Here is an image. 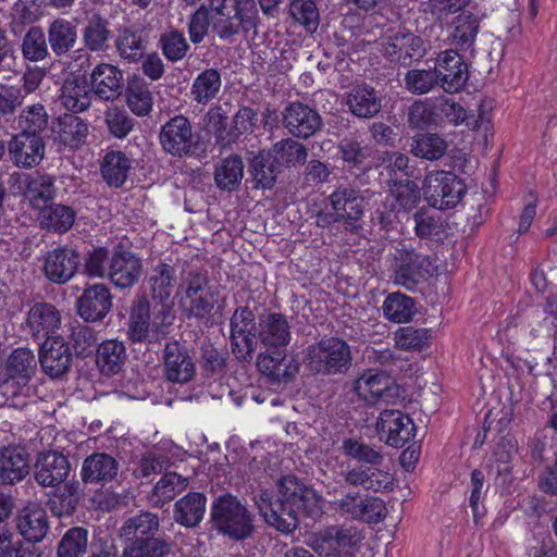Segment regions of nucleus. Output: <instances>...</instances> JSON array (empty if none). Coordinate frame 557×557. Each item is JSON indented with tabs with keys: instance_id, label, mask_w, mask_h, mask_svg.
Masks as SVG:
<instances>
[{
	"instance_id": "obj_1",
	"label": "nucleus",
	"mask_w": 557,
	"mask_h": 557,
	"mask_svg": "<svg viewBox=\"0 0 557 557\" xmlns=\"http://www.w3.org/2000/svg\"><path fill=\"white\" fill-rule=\"evenodd\" d=\"M255 503L265 521L283 533L293 532L300 517H313L320 509L313 492L295 475H285L277 482V493L260 490Z\"/></svg>"
},
{
	"instance_id": "obj_2",
	"label": "nucleus",
	"mask_w": 557,
	"mask_h": 557,
	"mask_svg": "<svg viewBox=\"0 0 557 557\" xmlns=\"http://www.w3.org/2000/svg\"><path fill=\"white\" fill-rule=\"evenodd\" d=\"M213 33L222 40L232 41L235 36L248 37L256 33L259 23L255 2L242 0H211Z\"/></svg>"
},
{
	"instance_id": "obj_3",
	"label": "nucleus",
	"mask_w": 557,
	"mask_h": 557,
	"mask_svg": "<svg viewBox=\"0 0 557 557\" xmlns=\"http://www.w3.org/2000/svg\"><path fill=\"white\" fill-rule=\"evenodd\" d=\"M159 143L165 153L180 159H199L207 150L200 133L194 129L191 121L183 114H176L161 125Z\"/></svg>"
},
{
	"instance_id": "obj_4",
	"label": "nucleus",
	"mask_w": 557,
	"mask_h": 557,
	"mask_svg": "<svg viewBox=\"0 0 557 557\" xmlns=\"http://www.w3.org/2000/svg\"><path fill=\"white\" fill-rule=\"evenodd\" d=\"M315 214L317 225L327 227L338 222H344L349 231H357L363 215L364 199L359 189L350 185L337 186L326 198V208Z\"/></svg>"
},
{
	"instance_id": "obj_5",
	"label": "nucleus",
	"mask_w": 557,
	"mask_h": 557,
	"mask_svg": "<svg viewBox=\"0 0 557 557\" xmlns=\"http://www.w3.org/2000/svg\"><path fill=\"white\" fill-rule=\"evenodd\" d=\"M170 319L171 315L165 307L154 308L151 311L149 300L143 297L132 308L127 331L128 339L134 344L159 343L168 334V329L171 325Z\"/></svg>"
},
{
	"instance_id": "obj_6",
	"label": "nucleus",
	"mask_w": 557,
	"mask_h": 557,
	"mask_svg": "<svg viewBox=\"0 0 557 557\" xmlns=\"http://www.w3.org/2000/svg\"><path fill=\"white\" fill-rule=\"evenodd\" d=\"M307 364L318 374H345L351 366L349 345L342 338L330 336L307 348Z\"/></svg>"
},
{
	"instance_id": "obj_7",
	"label": "nucleus",
	"mask_w": 557,
	"mask_h": 557,
	"mask_svg": "<svg viewBox=\"0 0 557 557\" xmlns=\"http://www.w3.org/2000/svg\"><path fill=\"white\" fill-rule=\"evenodd\" d=\"M219 292L208 277L200 273H188L182 284L180 304L187 318L203 320L211 315L218 304Z\"/></svg>"
},
{
	"instance_id": "obj_8",
	"label": "nucleus",
	"mask_w": 557,
	"mask_h": 557,
	"mask_svg": "<svg viewBox=\"0 0 557 557\" xmlns=\"http://www.w3.org/2000/svg\"><path fill=\"white\" fill-rule=\"evenodd\" d=\"M211 517L219 531L231 539L243 540L253 531L250 512L232 495L218 499L211 509Z\"/></svg>"
},
{
	"instance_id": "obj_9",
	"label": "nucleus",
	"mask_w": 557,
	"mask_h": 557,
	"mask_svg": "<svg viewBox=\"0 0 557 557\" xmlns=\"http://www.w3.org/2000/svg\"><path fill=\"white\" fill-rule=\"evenodd\" d=\"M425 197L433 208L455 209L467 193L465 181L450 171L431 172L425 178Z\"/></svg>"
},
{
	"instance_id": "obj_10",
	"label": "nucleus",
	"mask_w": 557,
	"mask_h": 557,
	"mask_svg": "<svg viewBox=\"0 0 557 557\" xmlns=\"http://www.w3.org/2000/svg\"><path fill=\"white\" fill-rule=\"evenodd\" d=\"M232 352L238 360L249 361L258 345V322L248 306L237 307L230 319Z\"/></svg>"
},
{
	"instance_id": "obj_11",
	"label": "nucleus",
	"mask_w": 557,
	"mask_h": 557,
	"mask_svg": "<svg viewBox=\"0 0 557 557\" xmlns=\"http://www.w3.org/2000/svg\"><path fill=\"white\" fill-rule=\"evenodd\" d=\"M430 49V42L409 30H399L391 35L383 44L384 58L396 65L409 67L423 60Z\"/></svg>"
},
{
	"instance_id": "obj_12",
	"label": "nucleus",
	"mask_w": 557,
	"mask_h": 557,
	"mask_svg": "<svg viewBox=\"0 0 557 557\" xmlns=\"http://www.w3.org/2000/svg\"><path fill=\"white\" fill-rule=\"evenodd\" d=\"M354 392L370 405L396 404L400 399V387L383 371L369 369L354 382Z\"/></svg>"
},
{
	"instance_id": "obj_13",
	"label": "nucleus",
	"mask_w": 557,
	"mask_h": 557,
	"mask_svg": "<svg viewBox=\"0 0 557 557\" xmlns=\"http://www.w3.org/2000/svg\"><path fill=\"white\" fill-rule=\"evenodd\" d=\"M143 275V260L123 243H117L111 250L108 280L120 289L135 286Z\"/></svg>"
},
{
	"instance_id": "obj_14",
	"label": "nucleus",
	"mask_w": 557,
	"mask_h": 557,
	"mask_svg": "<svg viewBox=\"0 0 557 557\" xmlns=\"http://www.w3.org/2000/svg\"><path fill=\"white\" fill-rule=\"evenodd\" d=\"M435 270L436 267L430 256L404 248L396 258L395 278L408 290H414L420 283L428 281Z\"/></svg>"
},
{
	"instance_id": "obj_15",
	"label": "nucleus",
	"mask_w": 557,
	"mask_h": 557,
	"mask_svg": "<svg viewBox=\"0 0 557 557\" xmlns=\"http://www.w3.org/2000/svg\"><path fill=\"white\" fill-rule=\"evenodd\" d=\"M376 431L381 441L394 448L409 444L417 434L412 418L400 410L384 409L376 421Z\"/></svg>"
},
{
	"instance_id": "obj_16",
	"label": "nucleus",
	"mask_w": 557,
	"mask_h": 557,
	"mask_svg": "<svg viewBox=\"0 0 557 557\" xmlns=\"http://www.w3.org/2000/svg\"><path fill=\"white\" fill-rule=\"evenodd\" d=\"M438 87L447 94L460 92L469 79V65L457 50L441 51L434 62Z\"/></svg>"
},
{
	"instance_id": "obj_17",
	"label": "nucleus",
	"mask_w": 557,
	"mask_h": 557,
	"mask_svg": "<svg viewBox=\"0 0 557 557\" xmlns=\"http://www.w3.org/2000/svg\"><path fill=\"white\" fill-rule=\"evenodd\" d=\"M79 263L81 256L76 249L58 246L46 253L42 271L49 282L63 285L75 276Z\"/></svg>"
},
{
	"instance_id": "obj_18",
	"label": "nucleus",
	"mask_w": 557,
	"mask_h": 557,
	"mask_svg": "<svg viewBox=\"0 0 557 557\" xmlns=\"http://www.w3.org/2000/svg\"><path fill=\"white\" fill-rule=\"evenodd\" d=\"M146 292L156 302L154 308L165 307L171 315V298L177 284L176 270L173 265L159 261L150 269L146 281Z\"/></svg>"
},
{
	"instance_id": "obj_19",
	"label": "nucleus",
	"mask_w": 557,
	"mask_h": 557,
	"mask_svg": "<svg viewBox=\"0 0 557 557\" xmlns=\"http://www.w3.org/2000/svg\"><path fill=\"white\" fill-rule=\"evenodd\" d=\"M283 125L294 137L307 139L321 129L323 122L315 109L294 101L283 112Z\"/></svg>"
},
{
	"instance_id": "obj_20",
	"label": "nucleus",
	"mask_w": 557,
	"mask_h": 557,
	"mask_svg": "<svg viewBox=\"0 0 557 557\" xmlns=\"http://www.w3.org/2000/svg\"><path fill=\"white\" fill-rule=\"evenodd\" d=\"M135 159L127 151L108 146L100 160V175L111 188H122L135 169Z\"/></svg>"
},
{
	"instance_id": "obj_21",
	"label": "nucleus",
	"mask_w": 557,
	"mask_h": 557,
	"mask_svg": "<svg viewBox=\"0 0 557 557\" xmlns=\"http://www.w3.org/2000/svg\"><path fill=\"white\" fill-rule=\"evenodd\" d=\"M26 325L34 341L41 343L58 336L61 312L50 302H35L27 312Z\"/></svg>"
},
{
	"instance_id": "obj_22",
	"label": "nucleus",
	"mask_w": 557,
	"mask_h": 557,
	"mask_svg": "<svg viewBox=\"0 0 557 557\" xmlns=\"http://www.w3.org/2000/svg\"><path fill=\"white\" fill-rule=\"evenodd\" d=\"M75 307L85 322L102 321L112 307L111 292L103 283L89 285L77 298Z\"/></svg>"
},
{
	"instance_id": "obj_23",
	"label": "nucleus",
	"mask_w": 557,
	"mask_h": 557,
	"mask_svg": "<svg viewBox=\"0 0 557 557\" xmlns=\"http://www.w3.org/2000/svg\"><path fill=\"white\" fill-rule=\"evenodd\" d=\"M163 373L172 383H187L195 376L196 368L188 349L177 341L168 342L163 349Z\"/></svg>"
},
{
	"instance_id": "obj_24",
	"label": "nucleus",
	"mask_w": 557,
	"mask_h": 557,
	"mask_svg": "<svg viewBox=\"0 0 557 557\" xmlns=\"http://www.w3.org/2000/svg\"><path fill=\"white\" fill-rule=\"evenodd\" d=\"M8 151L11 161L21 169H33L37 166L46 153L44 137L30 136L25 133H16L8 144Z\"/></svg>"
},
{
	"instance_id": "obj_25",
	"label": "nucleus",
	"mask_w": 557,
	"mask_h": 557,
	"mask_svg": "<svg viewBox=\"0 0 557 557\" xmlns=\"http://www.w3.org/2000/svg\"><path fill=\"white\" fill-rule=\"evenodd\" d=\"M258 341L267 348H286L292 341L289 322L281 312L268 311L258 317Z\"/></svg>"
},
{
	"instance_id": "obj_26",
	"label": "nucleus",
	"mask_w": 557,
	"mask_h": 557,
	"mask_svg": "<svg viewBox=\"0 0 557 557\" xmlns=\"http://www.w3.org/2000/svg\"><path fill=\"white\" fill-rule=\"evenodd\" d=\"M39 344L40 364L48 375L59 377L70 370L73 354L62 336L58 335Z\"/></svg>"
},
{
	"instance_id": "obj_27",
	"label": "nucleus",
	"mask_w": 557,
	"mask_h": 557,
	"mask_svg": "<svg viewBox=\"0 0 557 557\" xmlns=\"http://www.w3.org/2000/svg\"><path fill=\"white\" fill-rule=\"evenodd\" d=\"M35 468L37 483L41 486L53 487L66 480L71 465L62 453L49 450L38 455Z\"/></svg>"
},
{
	"instance_id": "obj_28",
	"label": "nucleus",
	"mask_w": 557,
	"mask_h": 557,
	"mask_svg": "<svg viewBox=\"0 0 557 557\" xmlns=\"http://www.w3.org/2000/svg\"><path fill=\"white\" fill-rule=\"evenodd\" d=\"M89 86L101 100L113 101L122 94L123 73L117 66L101 62L92 69Z\"/></svg>"
},
{
	"instance_id": "obj_29",
	"label": "nucleus",
	"mask_w": 557,
	"mask_h": 557,
	"mask_svg": "<svg viewBox=\"0 0 557 557\" xmlns=\"http://www.w3.org/2000/svg\"><path fill=\"white\" fill-rule=\"evenodd\" d=\"M29 472V455L25 448L9 445L0 448V485H14Z\"/></svg>"
},
{
	"instance_id": "obj_30",
	"label": "nucleus",
	"mask_w": 557,
	"mask_h": 557,
	"mask_svg": "<svg viewBox=\"0 0 557 557\" xmlns=\"http://www.w3.org/2000/svg\"><path fill=\"white\" fill-rule=\"evenodd\" d=\"M52 132L55 143L75 150L85 144L89 129L86 120L73 113H64L57 117Z\"/></svg>"
},
{
	"instance_id": "obj_31",
	"label": "nucleus",
	"mask_w": 557,
	"mask_h": 557,
	"mask_svg": "<svg viewBox=\"0 0 557 557\" xmlns=\"http://www.w3.org/2000/svg\"><path fill=\"white\" fill-rule=\"evenodd\" d=\"M343 169L355 177L364 175L372 169V149L354 138H344L338 145Z\"/></svg>"
},
{
	"instance_id": "obj_32",
	"label": "nucleus",
	"mask_w": 557,
	"mask_h": 557,
	"mask_svg": "<svg viewBox=\"0 0 557 557\" xmlns=\"http://www.w3.org/2000/svg\"><path fill=\"white\" fill-rule=\"evenodd\" d=\"M16 528L27 542L39 543L50 529L48 513L38 505H28L18 512Z\"/></svg>"
},
{
	"instance_id": "obj_33",
	"label": "nucleus",
	"mask_w": 557,
	"mask_h": 557,
	"mask_svg": "<svg viewBox=\"0 0 557 557\" xmlns=\"http://www.w3.org/2000/svg\"><path fill=\"white\" fill-rule=\"evenodd\" d=\"M91 99L92 90L84 76L66 78L60 89V104L73 114L86 111Z\"/></svg>"
},
{
	"instance_id": "obj_34",
	"label": "nucleus",
	"mask_w": 557,
	"mask_h": 557,
	"mask_svg": "<svg viewBox=\"0 0 557 557\" xmlns=\"http://www.w3.org/2000/svg\"><path fill=\"white\" fill-rule=\"evenodd\" d=\"M117 471L119 462L114 457L95 453L84 460L81 476L85 483L106 485L116 478Z\"/></svg>"
},
{
	"instance_id": "obj_35",
	"label": "nucleus",
	"mask_w": 557,
	"mask_h": 557,
	"mask_svg": "<svg viewBox=\"0 0 557 557\" xmlns=\"http://www.w3.org/2000/svg\"><path fill=\"white\" fill-rule=\"evenodd\" d=\"M46 37L55 58L65 57L77 42V26L66 18H54L48 24Z\"/></svg>"
},
{
	"instance_id": "obj_36",
	"label": "nucleus",
	"mask_w": 557,
	"mask_h": 557,
	"mask_svg": "<svg viewBox=\"0 0 557 557\" xmlns=\"http://www.w3.org/2000/svg\"><path fill=\"white\" fill-rule=\"evenodd\" d=\"M125 102L136 116L144 117L151 113L154 98L151 84L139 75H132L125 87Z\"/></svg>"
},
{
	"instance_id": "obj_37",
	"label": "nucleus",
	"mask_w": 557,
	"mask_h": 557,
	"mask_svg": "<svg viewBox=\"0 0 557 557\" xmlns=\"http://www.w3.org/2000/svg\"><path fill=\"white\" fill-rule=\"evenodd\" d=\"M414 232L421 239H429L443 244L448 236L447 221L438 213L421 208L413 214Z\"/></svg>"
},
{
	"instance_id": "obj_38",
	"label": "nucleus",
	"mask_w": 557,
	"mask_h": 557,
	"mask_svg": "<svg viewBox=\"0 0 557 557\" xmlns=\"http://www.w3.org/2000/svg\"><path fill=\"white\" fill-rule=\"evenodd\" d=\"M350 112L360 119H372L382 109L379 92L367 84L355 86L347 99Z\"/></svg>"
},
{
	"instance_id": "obj_39",
	"label": "nucleus",
	"mask_w": 557,
	"mask_h": 557,
	"mask_svg": "<svg viewBox=\"0 0 557 557\" xmlns=\"http://www.w3.org/2000/svg\"><path fill=\"white\" fill-rule=\"evenodd\" d=\"M391 189L386 198L392 206L400 212H409L417 208L421 201L419 183L409 177H395L391 180Z\"/></svg>"
},
{
	"instance_id": "obj_40",
	"label": "nucleus",
	"mask_w": 557,
	"mask_h": 557,
	"mask_svg": "<svg viewBox=\"0 0 557 557\" xmlns=\"http://www.w3.org/2000/svg\"><path fill=\"white\" fill-rule=\"evenodd\" d=\"M112 32L109 21L100 14H92L82 29V40L90 52H106L110 47Z\"/></svg>"
},
{
	"instance_id": "obj_41",
	"label": "nucleus",
	"mask_w": 557,
	"mask_h": 557,
	"mask_svg": "<svg viewBox=\"0 0 557 557\" xmlns=\"http://www.w3.org/2000/svg\"><path fill=\"white\" fill-rule=\"evenodd\" d=\"M159 519L151 512H143L125 521L121 529L123 544L158 537Z\"/></svg>"
},
{
	"instance_id": "obj_42",
	"label": "nucleus",
	"mask_w": 557,
	"mask_h": 557,
	"mask_svg": "<svg viewBox=\"0 0 557 557\" xmlns=\"http://www.w3.org/2000/svg\"><path fill=\"white\" fill-rule=\"evenodd\" d=\"M126 360V349L122 342L109 339L102 342L96 354V363L103 375L119 373Z\"/></svg>"
},
{
	"instance_id": "obj_43",
	"label": "nucleus",
	"mask_w": 557,
	"mask_h": 557,
	"mask_svg": "<svg viewBox=\"0 0 557 557\" xmlns=\"http://www.w3.org/2000/svg\"><path fill=\"white\" fill-rule=\"evenodd\" d=\"M207 498L199 492H189L175 504V520L185 527H196L205 516Z\"/></svg>"
},
{
	"instance_id": "obj_44",
	"label": "nucleus",
	"mask_w": 557,
	"mask_h": 557,
	"mask_svg": "<svg viewBox=\"0 0 557 557\" xmlns=\"http://www.w3.org/2000/svg\"><path fill=\"white\" fill-rule=\"evenodd\" d=\"M347 479L352 484L361 485L366 490H372L374 492L391 491L394 485L393 475L374 466H360L349 471Z\"/></svg>"
},
{
	"instance_id": "obj_45",
	"label": "nucleus",
	"mask_w": 557,
	"mask_h": 557,
	"mask_svg": "<svg viewBox=\"0 0 557 557\" xmlns=\"http://www.w3.org/2000/svg\"><path fill=\"white\" fill-rule=\"evenodd\" d=\"M115 47L123 60L128 63L139 62L144 58L145 51L143 30L134 25L120 28Z\"/></svg>"
},
{
	"instance_id": "obj_46",
	"label": "nucleus",
	"mask_w": 557,
	"mask_h": 557,
	"mask_svg": "<svg viewBox=\"0 0 557 557\" xmlns=\"http://www.w3.org/2000/svg\"><path fill=\"white\" fill-rule=\"evenodd\" d=\"M265 152L271 156V159L280 170L282 168L304 164L308 156L307 148L292 138H285L275 143L273 147Z\"/></svg>"
},
{
	"instance_id": "obj_47",
	"label": "nucleus",
	"mask_w": 557,
	"mask_h": 557,
	"mask_svg": "<svg viewBox=\"0 0 557 557\" xmlns=\"http://www.w3.org/2000/svg\"><path fill=\"white\" fill-rule=\"evenodd\" d=\"M222 86L221 74L216 69H206L194 79L190 88L191 99L201 106H207L219 94Z\"/></svg>"
},
{
	"instance_id": "obj_48",
	"label": "nucleus",
	"mask_w": 557,
	"mask_h": 557,
	"mask_svg": "<svg viewBox=\"0 0 557 557\" xmlns=\"http://www.w3.org/2000/svg\"><path fill=\"white\" fill-rule=\"evenodd\" d=\"M383 315L394 323H407L417 312L416 301L412 297L400 292L391 293L382 305Z\"/></svg>"
},
{
	"instance_id": "obj_49",
	"label": "nucleus",
	"mask_w": 557,
	"mask_h": 557,
	"mask_svg": "<svg viewBox=\"0 0 557 557\" xmlns=\"http://www.w3.org/2000/svg\"><path fill=\"white\" fill-rule=\"evenodd\" d=\"M76 212L70 206L50 203L40 211V223L49 231L63 234L70 231L75 222Z\"/></svg>"
},
{
	"instance_id": "obj_50",
	"label": "nucleus",
	"mask_w": 557,
	"mask_h": 557,
	"mask_svg": "<svg viewBox=\"0 0 557 557\" xmlns=\"http://www.w3.org/2000/svg\"><path fill=\"white\" fill-rule=\"evenodd\" d=\"M244 176V163L238 154H231L221 160L214 170V182L222 190H236Z\"/></svg>"
},
{
	"instance_id": "obj_51",
	"label": "nucleus",
	"mask_w": 557,
	"mask_h": 557,
	"mask_svg": "<svg viewBox=\"0 0 557 557\" xmlns=\"http://www.w3.org/2000/svg\"><path fill=\"white\" fill-rule=\"evenodd\" d=\"M49 124V114L41 103L25 107L17 116L18 133L45 138Z\"/></svg>"
},
{
	"instance_id": "obj_52",
	"label": "nucleus",
	"mask_w": 557,
	"mask_h": 557,
	"mask_svg": "<svg viewBox=\"0 0 557 557\" xmlns=\"http://www.w3.org/2000/svg\"><path fill=\"white\" fill-rule=\"evenodd\" d=\"M21 52L25 62H40L50 57L46 33L40 26H30L21 42Z\"/></svg>"
},
{
	"instance_id": "obj_53",
	"label": "nucleus",
	"mask_w": 557,
	"mask_h": 557,
	"mask_svg": "<svg viewBox=\"0 0 557 557\" xmlns=\"http://www.w3.org/2000/svg\"><path fill=\"white\" fill-rule=\"evenodd\" d=\"M36 366L35 356L28 348L20 347L12 351L7 361V375L17 384H27Z\"/></svg>"
},
{
	"instance_id": "obj_54",
	"label": "nucleus",
	"mask_w": 557,
	"mask_h": 557,
	"mask_svg": "<svg viewBox=\"0 0 557 557\" xmlns=\"http://www.w3.org/2000/svg\"><path fill=\"white\" fill-rule=\"evenodd\" d=\"M447 150L444 138L437 134H418L412 138L410 145L411 153L421 159L434 161L441 159Z\"/></svg>"
},
{
	"instance_id": "obj_55",
	"label": "nucleus",
	"mask_w": 557,
	"mask_h": 557,
	"mask_svg": "<svg viewBox=\"0 0 557 557\" xmlns=\"http://www.w3.org/2000/svg\"><path fill=\"white\" fill-rule=\"evenodd\" d=\"M249 172L256 182V187L271 189L281 170L275 162H273L270 154L265 151H261L251 159Z\"/></svg>"
},
{
	"instance_id": "obj_56",
	"label": "nucleus",
	"mask_w": 557,
	"mask_h": 557,
	"mask_svg": "<svg viewBox=\"0 0 557 557\" xmlns=\"http://www.w3.org/2000/svg\"><path fill=\"white\" fill-rule=\"evenodd\" d=\"M262 352L257 358L259 371L272 381L280 382L288 376L286 361V348H272Z\"/></svg>"
},
{
	"instance_id": "obj_57",
	"label": "nucleus",
	"mask_w": 557,
	"mask_h": 557,
	"mask_svg": "<svg viewBox=\"0 0 557 557\" xmlns=\"http://www.w3.org/2000/svg\"><path fill=\"white\" fill-rule=\"evenodd\" d=\"M158 47L164 58L172 63L182 61L190 49L184 33L177 29L162 33L158 40Z\"/></svg>"
},
{
	"instance_id": "obj_58",
	"label": "nucleus",
	"mask_w": 557,
	"mask_h": 557,
	"mask_svg": "<svg viewBox=\"0 0 557 557\" xmlns=\"http://www.w3.org/2000/svg\"><path fill=\"white\" fill-rule=\"evenodd\" d=\"M88 544V531L83 527L70 528L57 547V557H83Z\"/></svg>"
},
{
	"instance_id": "obj_59",
	"label": "nucleus",
	"mask_w": 557,
	"mask_h": 557,
	"mask_svg": "<svg viewBox=\"0 0 557 557\" xmlns=\"http://www.w3.org/2000/svg\"><path fill=\"white\" fill-rule=\"evenodd\" d=\"M479 33V21L473 14L460 15L451 34L455 50L468 51L475 42Z\"/></svg>"
},
{
	"instance_id": "obj_60",
	"label": "nucleus",
	"mask_w": 557,
	"mask_h": 557,
	"mask_svg": "<svg viewBox=\"0 0 557 557\" xmlns=\"http://www.w3.org/2000/svg\"><path fill=\"white\" fill-rule=\"evenodd\" d=\"M431 331L425 327L401 326L395 332L397 348L405 351H421L430 345Z\"/></svg>"
},
{
	"instance_id": "obj_61",
	"label": "nucleus",
	"mask_w": 557,
	"mask_h": 557,
	"mask_svg": "<svg viewBox=\"0 0 557 557\" xmlns=\"http://www.w3.org/2000/svg\"><path fill=\"white\" fill-rule=\"evenodd\" d=\"M436 99H418L408 109V123L411 128L425 129L436 123Z\"/></svg>"
},
{
	"instance_id": "obj_62",
	"label": "nucleus",
	"mask_w": 557,
	"mask_h": 557,
	"mask_svg": "<svg viewBox=\"0 0 557 557\" xmlns=\"http://www.w3.org/2000/svg\"><path fill=\"white\" fill-rule=\"evenodd\" d=\"M405 89L417 96L432 91L436 86L437 76L435 69H410L404 76Z\"/></svg>"
},
{
	"instance_id": "obj_63",
	"label": "nucleus",
	"mask_w": 557,
	"mask_h": 557,
	"mask_svg": "<svg viewBox=\"0 0 557 557\" xmlns=\"http://www.w3.org/2000/svg\"><path fill=\"white\" fill-rule=\"evenodd\" d=\"M108 134L116 139L126 138L135 128L136 120L123 108H109L104 113Z\"/></svg>"
},
{
	"instance_id": "obj_64",
	"label": "nucleus",
	"mask_w": 557,
	"mask_h": 557,
	"mask_svg": "<svg viewBox=\"0 0 557 557\" xmlns=\"http://www.w3.org/2000/svg\"><path fill=\"white\" fill-rule=\"evenodd\" d=\"M168 544L160 537L129 542L123 547V557H164Z\"/></svg>"
}]
</instances>
